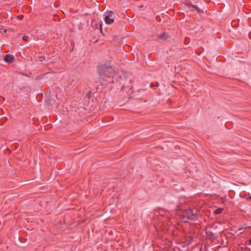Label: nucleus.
Instances as JSON below:
<instances>
[{
    "label": "nucleus",
    "instance_id": "obj_1",
    "mask_svg": "<svg viewBox=\"0 0 251 251\" xmlns=\"http://www.w3.org/2000/svg\"><path fill=\"white\" fill-rule=\"evenodd\" d=\"M98 72L101 78L106 80L107 78L114 77L117 73L115 68L105 65L98 67Z\"/></svg>",
    "mask_w": 251,
    "mask_h": 251
},
{
    "label": "nucleus",
    "instance_id": "obj_2",
    "mask_svg": "<svg viewBox=\"0 0 251 251\" xmlns=\"http://www.w3.org/2000/svg\"><path fill=\"white\" fill-rule=\"evenodd\" d=\"M114 18L113 12L111 11H109L105 13L104 21L107 24H111L114 21Z\"/></svg>",
    "mask_w": 251,
    "mask_h": 251
},
{
    "label": "nucleus",
    "instance_id": "obj_3",
    "mask_svg": "<svg viewBox=\"0 0 251 251\" xmlns=\"http://www.w3.org/2000/svg\"><path fill=\"white\" fill-rule=\"evenodd\" d=\"M3 58L5 62L9 63L12 62L14 59L13 56L9 54L4 55Z\"/></svg>",
    "mask_w": 251,
    "mask_h": 251
},
{
    "label": "nucleus",
    "instance_id": "obj_4",
    "mask_svg": "<svg viewBox=\"0 0 251 251\" xmlns=\"http://www.w3.org/2000/svg\"><path fill=\"white\" fill-rule=\"evenodd\" d=\"M157 38L162 40H165L169 38V36L166 33L164 32L162 34L158 35Z\"/></svg>",
    "mask_w": 251,
    "mask_h": 251
},
{
    "label": "nucleus",
    "instance_id": "obj_5",
    "mask_svg": "<svg viewBox=\"0 0 251 251\" xmlns=\"http://www.w3.org/2000/svg\"><path fill=\"white\" fill-rule=\"evenodd\" d=\"M223 211V209L222 208H219L217 209H216L214 213L216 214H221Z\"/></svg>",
    "mask_w": 251,
    "mask_h": 251
},
{
    "label": "nucleus",
    "instance_id": "obj_6",
    "mask_svg": "<svg viewBox=\"0 0 251 251\" xmlns=\"http://www.w3.org/2000/svg\"><path fill=\"white\" fill-rule=\"evenodd\" d=\"M188 217L189 219H194L198 217L197 214L193 213L188 215Z\"/></svg>",
    "mask_w": 251,
    "mask_h": 251
},
{
    "label": "nucleus",
    "instance_id": "obj_7",
    "mask_svg": "<svg viewBox=\"0 0 251 251\" xmlns=\"http://www.w3.org/2000/svg\"><path fill=\"white\" fill-rule=\"evenodd\" d=\"M190 6L196 9V10H197L198 11H200V9L199 8V7L196 5H194V4H191L190 5Z\"/></svg>",
    "mask_w": 251,
    "mask_h": 251
},
{
    "label": "nucleus",
    "instance_id": "obj_8",
    "mask_svg": "<svg viewBox=\"0 0 251 251\" xmlns=\"http://www.w3.org/2000/svg\"><path fill=\"white\" fill-rule=\"evenodd\" d=\"M188 213H189V212H192L193 213V210H191V209H189V210L188 211Z\"/></svg>",
    "mask_w": 251,
    "mask_h": 251
},
{
    "label": "nucleus",
    "instance_id": "obj_9",
    "mask_svg": "<svg viewBox=\"0 0 251 251\" xmlns=\"http://www.w3.org/2000/svg\"><path fill=\"white\" fill-rule=\"evenodd\" d=\"M249 244L251 245V238L249 240Z\"/></svg>",
    "mask_w": 251,
    "mask_h": 251
},
{
    "label": "nucleus",
    "instance_id": "obj_10",
    "mask_svg": "<svg viewBox=\"0 0 251 251\" xmlns=\"http://www.w3.org/2000/svg\"><path fill=\"white\" fill-rule=\"evenodd\" d=\"M210 235H211V236H212V237H214V235H213L212 233L210 232Z\"/></svg>",
    "mask_w": 251,
    "mask_h": 251
},
{
    "label": "nucleus",
    "instance_id": "obj_11",
    "mask_svg": "<svg viewBox=\"0 0 251 251\" xmlns=\"http://www.w3.org/2000/svg\"><path fill=\"white\" fill-rule=\"evenodd\" d=\"M23 39H24V40H25V37H23Z\"/></svg>",
    "mask_w": 251,
    "mask_h": 251
},
{
    "label": "nucleus",
    "instance_id": "obj_12",
    "mask_svg": "<svg viewBox=\"0 0 251 251\" xmlns=\"http://www.w3.org/2000/svg\"><path fill=\"white\" fill-rule=\"evenodd\" d=\"M159 86V84H158V83H157V86Z\"/></svg>",
    "mask_w": 251,
    "mask_h": 251
},
{
    "label": "nucleus",
    "instance_id": "obj_13",
    "mask_svg": "<svg viewBox=\"0 0 251 251\" xmlns=\"http://www.w3.org/2000/svg\"><path fill=\"white\" fill-rule=\"evenodd\" d=\"M249 199H251V196L249 197Z\"/></svg>",
    "mask_w": 251,
    "mask_h": 251
}]
</instances>
